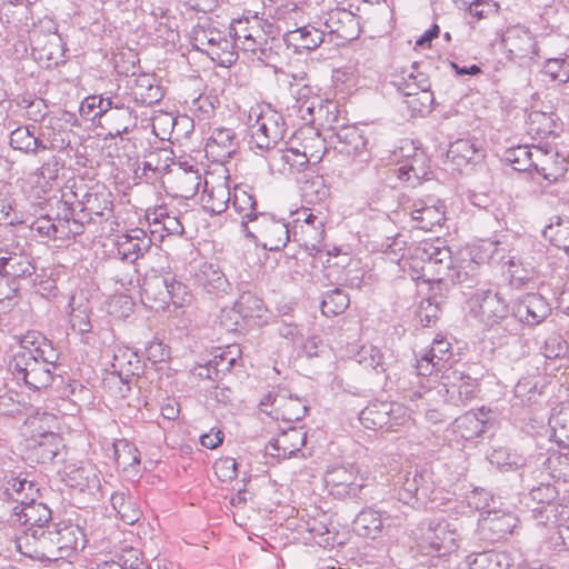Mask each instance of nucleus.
<instances>
[{"label": "nucleus", "mask_w": 569, "mask_h": 569, "mask_svg": "<svg viewBox=\"0 0 569 569\" xmlns=\"http://www.w3.org/2000/svg\"><path fill=\"white\" fill-rule=\"evenodd\" d=\"M338 150L349 157H362L367 153V139L362 132L353 126L341 128L337 132Z\"/></svg>", "instance_id": "nucleus-31"}, {"label": "nucleus", "mask_w": 569, "mask_h": 569, "mask_svg": "<svg viewBox=\"0 0 569 569\" xmlns=\"http://www.w3.org/2000/svg\"><path fill=\"white\" fill-rule=\"evenodd\" d=\"M467 563L470 569H509L510 558L505 552L489 550L469 555Z\"/></svg>", "instance_id": "nucleus-42"}, {"label": "nucleus", "mask_w": 569, "mask_h": 569, "mask_svg": "<svg viewBox=\"0 0 569 569\" xmlns=\"http://www.w3.org/2000/svg\"><path fill=\"white\" fill-rule=\"evenodd\" d=\"M10 144L13 149L28 152H36L38 148L46 149L29 127H20L10 134Z\"/></svg>", "instance_id": "nucleus-49"}, {"label": "nucleus", "mask_w": 569, "mask_h": 569, "mask_svg": "<svg viewBox=\"0 0 569 569\" xmlns=\"http://www.w3.org/2000/svg\"><path fill=\"white\" fill-rule=\"evenodd\" d=\"M32 42L33 50L38 52L39 59L58 63V61L63 58L64 44L56 27H50V33L48 36L42 37L34 32Z\"/></svg>", "instance_id": "nucleus-30"}, {"label": "nucleus", "mask_w": 569, "mask_h": 569, "mask_svg": "<svg viewBox=\"0 0 569 569\" xmlns=\"http://www.w3.org/2000/svg\"><path fill=\"white\" fill-rule=\"evenodd\" d=\"M410 216L418 229L427 231L432 230L443 222L445 207L440 200L435 197L416 199L412 202Z\"/></svg>", "instance_id": "nucleus-16"}, {"label": "nucleus", "mask_w": 569, "mask_h": 569, "mask_svg": "<svg viewBox=\"0 0 569 569\" xmlns=\"http://www.w3.org/2000/svg\"><path fill=\"white\" fill-rule=\"evenodd\" d=\"M307 121H318L319 124H329L337 120V104L328 99H323V103L316 104L307 114Z\"/></svg>", "instance_id": "nucleus-59"}, {"label": "nucleus", "mask_w": 569, "mask_h": 569, "mask_svg": "<svg viewBox=\"0 0 569 569\" xmlns=\"http://www.w3.org/2000/svg\"><path fill=\"white\" fill-rule=\"evenodd\" d=\"M297 102L302 119H307V114L316 108V104L323 103V98L310 87H303L298 92Z\"/></svg>", "instance_id": "nucleus-64"}, {"label": "nucleus", "mask_w": 569, "mask_h": 569, "mask_svg": "<svg viewBox=\"0 0 569 569\" xmlns=\"http://www.w3.org/2000/svg\"><path fill=\"white\" fill-rule=\"evenodd\" d=\"M197 278L208 292H227L230 288L224 273L213 263L202 264Z\"/></svg>", "instance_id": "nucleus-43"}, {"label": "nucleus", "mask_w": 569, "mask_h": 569, "mask_svg": "<svg viewBox=\"0 0 569 569\" xmlns=\"http://www.w3.org/2000/svg\"><path fill=\"white\" fill-rule=\"evenodd\" d=\"M108 111L103 117V127L111 137H119L134 124V117L128 103H118L113 99H106Z\"/></svg>", "instance_id": "nucleus-19"}, {"label": "nucleus", "mask_w": 569, "mask_h": 569, "mask_svg": "<svg viewBox=\"0 0 569 569\" xmlns=\"http://www.w3.org/2000/svg\"><path fill=\"white\" fill-rule=\"evenodd\" d=\"M387 415V402L372 403L361 411L360 421L368 429H386Z\"/></svg>", "instance_id": "nucleus-48"}, {"label": "nucleus", "mask_w": 569, "mask_h": 569, "mask_svg": "<svg viewBox=\"0 0 569 569\" xmlns=\"http://www.w3.org/2000/svg\"><path fill=\"white\" fill-rule=\"evenodd\" d=\"M168 184L173 197L189 199L197 193L201 184V176L198 170L178 168L171 171Z\"/></svg>", "instance_id": "nucleus-28"}, {"label": "nucleus", "mask_w": 569, "mask_h": 569, "mask_svg": "<svg viewBox=\"0 0 569 569\" xmlns=\"http://www.w3.org/2000/svg\"><path fill=\"white\" fill-rule=\"evenodd\" d=\"M58 353L51 342L38 331H28L19 338L12 359L13 373L31 389H42L52 381V369Z\"/></svg>", "instance_id": "nucleus-3"}, {"label": "nucleus", "mask_w": 569, "mask_h": 569, "mask_svg": "<svg viewBox=\"0 0 569 569\" xmlns=\"http://www.w3.org/2000/svg\"><path fill=\"white\" fill-rule=\"evenodd\" d=\"M540 513H545L546 518L550 520L553 517L552 523L557 525L560 541L553 542L555 551H563L569 549V509L563 506L548 503L543 506Z\"/></svg>", "instance_id": "nucleus-32"}, {"label": "nucleus", "mask_w": 569, "mask_h": 569, "mask_svg": "<svg viewBox=\"0 0 569 569\" xmlns=\"http://www.w3.org/2000/svg\"><path fill=\"white\" fill-rule=\"evenodd\" d=\"M69 322L71 329L84 336V342L90 343L91 322H90V307L84 300L77 301L76 298L70 300Z\"/></svg>", "instance_id": "nucleus-37"}, {"label": "nucleus", "mask_w": 569, "mask_h": 569, "mask_svg": "<svg viewBox=\"0 0 569 569\" xmlns=\"http://www.w3.org/2000/svg\"><path fill=\"white\" fill-rule=\"evenodd\" d=\"M36 268L29 256L24 253L0 252V287L7 282L2 276L20 278L31 276ZM9 293L0 291V301L8 299Z\"/></svg>", "instance_id": "nucleus-22"}, {"label": "nucleus", "mask_w": 569, "mask_h": 569, "mask_svg": "<svg viewBox=\"0 0 569 569\" xmlns=\"http://www.w3.org/2000/svg\"><path fill=\"white\" fill-rule=\"evenodd\" d=\"M349 303L348 295L341 289H335L323 298L321 310L325 316H338L349 307Z\"/></svg>", "instance_id": "nucleus-53"}, {"label": "nucleus", "mask_w": 569, "mask_h": 569, "mask_svg": "<svg viewBox=\"0 0 569 569\" xmlns=\"http://www.w3.org/2000/svg\"><path fill=\"white\" fill-rule=\"evenodd\" d=\"M138 356L129 349H120L113 356L112 369L108 381H116L117 379L123 383V379L134 375V369L138 368Z\"/></svg>", "instance_id": "nucleus-44"}, {"label": "nucleus", "mask_w": 569, "mask_h": 569, "mask_svg": "<svg viewBox=\"0 0 569 569\" xmlns=\"http://www.w3.org/2000/svg\"><path fill=\"white\" fill-rule=\"evenodd\" d=\"M222 34L223 32L217 29L199 27L194 31V47L209 56L210 48L221 40Z\"/></svg>", "instance_id": "nucleus-61"}, {"label": "nucleus", "mask_w": 569, "mask_h": 569, "mask_svg": "<svg viewBox=\"0 0 569 569\" xmlns=\"http://www.w3.org/2000/svg\"><path fill=\"white\" fill-rule=\"evenodd\" d=\"M325 32L345 43L355 40L360 34V23L357 16L346 9H332L323 17Z\"/></svg>", "instance_id": "nucleus-13"}, {"label": "nucleus", "mask_w": 569, "mask_h": 569, "mask_svg": "<svg viewBox=\"0 0 569 569\" xmlns=\"http://www.w3.org/2000/svg\"><path fill=\"white\" fill-rule=\"evenodd\" d=\"M550 311L549 303L539 293H527L515 306V316L529 326L541 323Z\"/></svg>", "instance_id": "nucleus-17"}, {"label": "nucleus", "mask_w": 569, "mask_h": 569, "mask_svg": "<svg viewBox=\"0 0 569 569\" xmlns=\"http://www.w3.org/2000/svg\"><path fill=\"white\" fill-rule=\"evenodd\" d=\"M51 518L50 509L42 502L28 501L26 505L14 506L11 521L29 528H43Z\"/></svg>", "instance_id": "nucleus-27"}, {"label": "nucleus", "mask_w": 569, "mask_h": 569, "mask_svg": "<svg viewBox=\"0 0 569 569\" xmlns=\"http://www.w3.org/2000/svg\"><path fill=\"white\" fill-rule=\"evenodd\" d=\"M481 157L477 143L469 139L453 141L447 151V159L457 168L476 162Z\"/></svg>", "instance_id": "nucleus-34"}, {"label": "nucleus", "mask_w": 569, "mask_h": 569, "mask_svg": "<svg viewBox=\"0 0 569 569\" xmlns=\"http://www.w3.org/2000/svg\"><path fill=\"white\" fill-rule=\"evenodd\" d=\"M118 254L124 260H136L151 246V238L140 228H134L117 237Z\"/></svg>", "instance_id": "nucleus-24"}, {"label": "nucleus", "mask_w": 569, "mask_h": 569, "mask_svg": "<svg viewBox=\"0 0 569 569\" xmlns=\"http://www.w3.org/2000/svg\"><path fill=\"white\" fill-rule=\"evenodd\" d=\"M237 306L243 319L260 318L261 312L263 311L262 300L250 293L242 295L237 301Z\"/></svg>", "instance_id": "nucleus-63"}, {"label": "nucleus", "mask_w": 569, "mask_h": 569, "mask_svg": "<svg viewBox=\"0 0 569 569\" xmlns=\"http://www.w3.org/2000/svg\"><path fill=\"white\" fill-rule=\"evenodd\" d=\"M537 147L518 146L508 151L507 160L515 164V169L526 171L535 168L533 154Z\"/></svg>", "instance_id": "nucleus-58"}, {"label": "nucleus", "mask_w": 569, "mask_h": 569, "mask_svg": "<svg viewBox=\"0 0 569 569\" xmlns=\"http://www.w3.org/2000/svg\"><path fill=\"white\" fill-rule=\"evenodd\" d=\"M383 525V516L373 509H363L353 521L355 531L365 538H376L380 535Z\"/></svg>", "instance_id": "nucleus-41"}, {"label": "nucleus", "mask_w": 569, "mask_h": 569, "mask_svg": "<svg viewBox=\"0 0 569 569\" xmlns=\"http://www.w3.org/2000/svg\"><path fill=\"white\" fill-rule=\"evenodd\" d=\"M542 73L553 82L566 83L569 81V56L548 59Z\"/></svg>", "instance_id": "nucleus-52"}, {"label": "nucleus", "mask_w": 569, "mask_h": 569, "mask_svg": "<svg viewBox=\"0 0 569 569\" xmlns=\"http://www.w3.org/2000/svg\"><path fill=\"white\" fill-rule=\"evenodd\" d=\"M248 127L253 144L258 149H270L284 134L282 116L269 104L260 103L250 108Z\"/></svg>", "instance_id": "nucleus-5"}, {"label": "nucleus", "mask_w": 569, "mask_h": 569, "mask_svg": "<svg viewBox=\"0 0 569 569\" xmlns=\"http://www.w3.org/2000/svg\"><path fill=\"white\" fill-rule=\"evenodd\" d=\"M400 266L405 270L410 269L413 278L436 282H463L468 273L476 269L472 260H463L459 266H453L450 249L442 246L439 239L420 242L411 250L410 257H402Z\"/></svg>", "instance_id": "nucleus-2"}, {"label": "nucleus", "mask_w": 569, "mask_h": 569, "mask_svg": "<svg viewBox=\"0 0 569 569\" xmlns=\"http://www.w3.org/2000/svg\"><path fill=\"white\" fill-rule=\"evenodd\" d=\"M249 32L257 33L254 34L256 37H261V23L257 17L234 20L231 23L230 33L237 46L240 44L244 38H248Z\"/></svg>", "instance_id": "nucleus-56"}, {"label": "nucleus", "mask_w": 569, "mask_h": 569, "mask_svg": "<svg viewBox=\"0 0 569 569\" xmlns=\"http://www.w3.org/2000/svg\"><path fill=\"white\" fill-rule=\"evenodd\" d=\"M325 31L312 26H305L296 30L288 31L284 40L288 46L295 48L296 51L313 50L323 41Z\"/></svg>", "instance_id": "nucleus-33"}, {"label": "nucleus", "mask_w": 569, "mask_h": 569, "mask_svg": "<svg viewBox=\"0 0 569 569\" xmlns=\"http://www.w3.org/2000/svg\"><path fill=\"white\" fill-rule=\"evenodd\" d=\"M236 47L234 40L228 39L223 33L221 40L213 48H210L209 56L220 66L229 67L237 60Z\"/></svg>", "instance_id": "nucleus-51"}, {"label": "nucleus", "mask_w": 569, "mask_h": 569, "mask_svg": "<svg viewBox=\"0 0 569 569\" xmlns=\"http://www.w3.org/2000/svg\"><path fill=\"white\" fill-rule=\"evenodd\" d=\"M28 447L33 451L39 462L46 463L57 457L63 443L60 435H47L39 438L28 437Z\"/></svg>", "instance_id": "nucleus-36"}, {"label": "nucleus", "mask_w": 569, "mask_h": 569, "mask_svg": "<svg viewBox=\"0 0 569 569\" xmlns=\"http://www.w3.org/2000/svg\"><path fill=\"white\" fill-rule=\"evenodd\" d=\"M358 362L365 368L373 369L378 372H383L385 357L381 350L372 345H363L358 351Z\"/></svg>", "instance_id": "nucleus-57"}, {"label": "nucleus", "mask_w": 569, "mask_h": 569, "mask_svg": "<svg viewBox=\"0 0 569 569\" xmlns=\"http://www.w3.org/2000/svg\"><path fill=\"white\" fill-rule=\"evenodd\" d=\"M433 93L429 90H420L417 94L406 99L407 107L413 114L423 116L432 109Z\"/></svg>", "instance_id": "nucleus-62"}, {"label": "nucleus", "mask_w": 569, "mask_h": 569, "mask_svg": "<svg viewBox=\"0 0 569 569\" xmlns=\"http://www.w3.org/2000/svg\"><path fill=\"white\" fill-rule=\"evenodd\" d=\"M111 505L119 518L127 525L136 523L142 515L137 500L124 492H116L112 495Z\"/></svg>", "instance_id": "nucleus-45"}, {"label": "nucleus", "mask_w": 569, "mask_h": 569, "mask_svg": "<svg viewBox=\"0 0 569 569\" xmlns=\"http://www.w3.org/2000/svg\"><path fill=\"white\" fill-rule=\"evenodd\" d=\"M244 232L270 251L281 249L289 240L287 224L269 213H260L252 223H246Z\"/></svg>", "instance_id": "nucleus-8"}, {"label": "nucleus", "mask_w": 569, "mask_h": 569, "mask_svg": "<svg viewBox=\"0 0 569 569\" xmlns=\"http://www.w3.org/2000/svg\"><path fill=\"white\" fill-rule=\"evenodd\" d=\"M18 550L38 561H58L72 557L84 547L82 529L74 523H58L52 529L29 528L16 539Z\"/></svg>", "instance_id": "nucleus-1"}, {"label": "nucleus", "mask_w": 569, "mask_h": 569, "mask_svg": "<svg viewBox=\"0 0 569 569\" xmlns=\"http://www.w3.org/2000/svg\"><path fill=\"white\" fill-rule=\"evenodd\" d=\"M543 234L553 246L569 254V219H560L557 223L548 226Z\"/></svg>", "instance_id": "nucleus-54"}, {"label": "nucleus", "mask_w": 569, "mask_h": 569, "mask_svg": "<svg viewBox=\"0 0 569 569\" xmlns=\"http://www.w3.org/2000/svg\"><path fill=\"white\" fill-rule=\"evenodd\" d=\"M468 307L470 313L487 326L501 322L509 313L507 302L490 290L477 291L468 300Z\"/></svg>", "instance_id": "nucleus-10"}, {"label": "nucleus", "mask_w": 569, "mask_h": 569, "mask_svg": "<svg viewBox=\"0 0 569 569\" xmlns=\"http://www.w3.org/2000/svg\"><path fill=\"white\" fill-rule=\"evenodd\" d=\"M59 420L56 415L49 412H37L26 421V433L28 437H43L59 433Z\"/></svg>", "instance_id": "nucleus-39"}, {"label": "nucleus", "mask_w": 569, "mask_h": 569, "mask_svg": "<svg viewBox=\"0 0 569 569\" xmlns=\"http://www.w3.org/2000/svg\"><path fill=\"white\" fill-rule=\"evenodd\" d=\"M535 169L548 181L557 182L565 177L568 170V161L558 152L536 148Z\"/></svg>", "instance_id": "nucleus-23"}, {"label": "nucleus", "mask_w": 569, "mask_h": 569, "mask_svg": "<svg viewBox=\"0 0 569 569\" xmlns=\"http://www.w3.org/2000/svg\"><path fill=\"white\" fill-rule=\"evenodd\" d=\"M549 425L552 429L555 441L565 448H569V401L562 402L553 409Z\"/></svg>", "instance_id": "nucleus-40"}, {"label": "nucleus", "mask_w": 569, "mask_h": 569, "mask_svg": "<svg viewBox=\"0 0 569 569\" xmlns=\"http://www.w3.org/2000/svg\"><path fill=\"white\" fill-rule=\"evenodd\" d=\"M2 492L7 499L17 502V506H21L36 500L39 489L27 477L11 472L4 476Z\"/></svg>", "instance_id": "nucleus-20"}, {"label": "nucleus", "mask_w": 569, "mask_h": 569, "mask_svg": "<svg viewBox=\"0 0 569 569\" xmlns=\"http://www.w3.org/2000/svg\"><path fill=\"white\" fill-rule=\"evenodd\" d=\"M129 88L131 100L138 104L151 106L163 97L162 87L158 79L150 73L138 74Z\"/></svg>", "instance_id": "nucleus-25"}, {"label": "nucleus", "mask_w": 569, "mask_h": 569, "mask_svg": "<svg viewBox=\"0 0 569 569\" xmlns=\"http://www.w3.org/2000/svg\"><path fill=\"white\" fill-rule=\"evenodd\" d=\"M261 407L271 406L277 418L284 421H297L305 417L307 407L298 397H292L287 390H279L276 393H268L260 402Z\"/></svg>", "instance_id": "nucleus-14"}, {"label": "nucleus", "mask_w": 569, "mask_h": 569, "mask_svg": "<svg viewBox=\"0 0 569 569\" xmlns=\"http://www.w3.org/2000/svg\"><path fill=\"white\" fill-rule=\"evenodd\" d=\"M460 535L457 528L446 520L430 525L423 533L420 549L427 556L445 557L459 548Z\"/></svg>", "instance_id": "nucleus-9"}, {"label": "nucleus", "mask_w": 569, "mask_h": 569, "mask_svg": "<svg viewBox=\"0 0 569 569\" xmlns=\"http://www.w3.org/2000/svg\"><path fill=\"white\" fill-rule=\"evenodd\" d=\"M428 386L422 385L423 392L416 391L410 396L411 400L421 399L425 406L426 417L433 423L442 420L440 408L450 403L465 405L476 393L477 383L470 376H466L458 369H447L438 380L437 377L427 379Z\"/></svg>", "instance_id": "nucleus-4"}, {"label": "nucleus", "mask_w": 569, "mask_h": 569, "mask_svg": "<svg viewBox=\"0 0 569 569\" xmlns=\"http://www.w3.org/2000/svg\"><path fill=\"white\" fill-rule=\"evenodd\" d=\"M502 44L511 60L520 63L535 60L539 49L533 34L525 27H509L502 37Z\"/></svg>", "instance_id": "nucleus-11"}, {"label": "nucleus", "mask_w": 569, "mask_h": 569, "mask_svg": "<svg viewBox=\"0 0 569 569\" xmlns=\"http://www.w3.org/2000/svg\"><path fill=\"white\" fill-rule=\"evenodd\" d=\"M291 139H298L300 152L309 162H318L325 153V143L320 134L312 129L300 130Z\"/></svg>", "instance_id": "nucleus-38"}, {"label": "nucleus", "mask_w": 569, "mask_h": 569, "mask_svg": "<svg viewBox=\"0 0 569 569\" xmlns=\"http://www.w3.org/2000/svg\"><path fill=\"white\" fill-rule=\"evenodd\" d=\"M301 191L306 202L312 204L323 201L329 194L325 179L317 174L311 176L303 182Z\"/></svg>", "instance_id": "nucleus-50"}, {"label": "nucleus", "mask_w": 569, "mask_h": 569, "mask_svg": "<svg viewBox=\"0 0 569 569\" xmlns=\"http://www.w3.org/2000/svg\"><path fill=\"white\" fill-rule=\"evenodd\" d=\"M388 423L386 430L399 432L413 426V418L408 408L399 402H387Z\"/></svg>", "instance_id": "nucleus-46"}, {"label": "nucleus", "mask_w": 569, "mask_h": 569, "mask_svg": "<svg viewBox=\"0 0 569 569\" xmlns=\"http://www.w3.org/2000/svg\"><path fill=\"white\" fill-rule=\"evenodd\" d=\"M162 284L166 288L170 302L176 307H183L186 303L190 302L191 295L187 290V287L180 281H177L174 278H170L164 279Z\"/></svg>", "instance_id": "nucleus-60"}, {"label": "nucleus", "mask_w": 569, "mask_h": 569, "mask_svg": "<svg viewBox=\"0 0 569 569\" xmlns=\"http://www.w3.org/2000/svg\"><path fill=\"white\" fill-rule=\"evenodd\" d=\"M114 458L118 467L127 470L140 463V455L138 449L126 440L114 443Z\"/></svg>", "instance_id": "nucleus-55"}, {"label": "nucleus", "mask_w": 569, "mask_h": 569, "mask_svg": "<svg viewBox=\"0 0 569 569\" xmlns=\"http://www.w3.org/2000/svg\"><path fill=\"white\" fill-rule=\"evenodd\" d=\"M62 475L63 480L79 491L97 490L100 487L97 468L90 461H67Z\"/></svg>", "instance_id": "nucleus-15"}, {"label": "nucleus", "mask_w": 569, "mask_h": 569, "mask_svg": "<svg viewBox=\"0 0 569 569\" xmlns=\"http://www.w3.org/2000/svg\"><path fill=\"white\" fill-rule=\"evenodd\" d=\"M232 206L241 217V226L246 231V223H252V220L261 212L256 211V200L244 190L236 191Z\"/></svg>", "instance_id": "nucleus-47"}, {"label": "nucleus", "mask_w": 569, "mask_h": 569, "mask_svg": "<svg viewBox=\"0 0 569 569\" xmlns=\"http://www.w3.org/2000/svg\"><path fill=\"white\" fill-rule=\"evenodd\" d=\"M489 419V410L468 411L455 420L453 431L462 439H475L485 432Z\"/></svg>", "instance_id": "nucleus-29"}, {"label": "nucleus", "mask_w": 569, "mask_h": 569, "mask_svg": "<svg viewBox=\"0 0 569 569\" xmlns=\"http://www.w3.org/2000/svg\"><path fill=\"white\" fill-rule=\"evenodd\" d=\"M489 492L475 490L469 496V505L480 510V525L482 529L490 530L497 539L510 535L517 527L518 519L515 515L503 510L491 508L488 503Z\"/></svg>", "instance_id": "nucleus-7"}, {"label": "nucleus", "mask_w": 569, "mask_h": 569, "mask_svg": "<svg viewBox=\"0 0 569 569\" xmlns=\"http://www.w3.org/2000/svg\"><path fill=\"white\" fill-rule=\"evenodd\" d=\"M306 443V433L301 429L290 428L281 432L266 446L267 455L278 459L293 456Z\"/></svg>", "instance_id": "nucleus-21"}, {"label": "nucleus", "mask_w": 569, "mask_h": 569, "mask_svg": "<svg viewBox=\"0 0 569 569\" xmlns=\"http://www.w3.org/2000/svg\"><path fill=\"white\" fill-rule=\"evenodd\" d=\"M201 201L207 211L217 214L223 212L230 201V189L226 179H206Z\"/></svg>", "instance_id": "nucleus-26"}, {"label": "nucleus", "mask_w": 569, "mask_h": 569, "mask_svg": "<svg viewBox=\"0 0 569 569\" xmlns=\"http://www.w3.org/2000/svg\"><path fill=\"white\" fill-rule=\"evenodd\" d=\"M234 151V134L227 128L214 129L206 143V152L212 158L223 160Z\"/></svg>", "instance_id": "nucleus-35"}, {"label": "nucleus", "mask_w": 569, "mask_h": 569, "mask_svg": "<svg viewBox=\"0 0 569 569\" xmlns=\"http://www.w3.org/2000/svg\"><path fill=\"white\" fill-rule=\"evenodd\" d=\"M293 236L307 250L320 251L325 239L323 219L309 209L298 211L295 219Z\"/></svg>", "instance_id": "nucleus-12"}, {"label": "nucleus", "mask_w": 569, "mask_h": 569, "mask_svg": "<svg viewBox=\"0 0 569 569\" xmlns=\"http://www.w3.org/2000/svg\"><path fill=\"white\" fill-rule=\"evenodd\" d=\"M308 159L300 152L298 139H291L286 149L276 152L270 160L272 170L281 174L300 172L308 167Z\"/></svg>", "instance_id": "nucleus-18"}, {"label": "nucleus", "mask_w": 569, "mask_h": 569, "mask_svg": "<svg viewBox=\"0 0 569 569\" xmlns=\"http://www.w3.org/2000/svg\"><path fill=\"white\" fill-rule=\"evenodd\" d=\"M367 476L356 465H333L327 468L323 481L335 498H357L367 485Z\"/></svg>", "instance_id": "nucleus-6"}]
</instances>
